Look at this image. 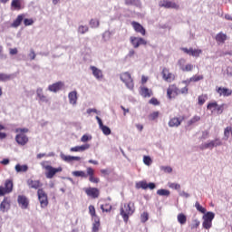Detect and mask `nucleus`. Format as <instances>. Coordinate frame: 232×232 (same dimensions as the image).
I'll return each instance as SVG.
<instances>
[{
  "instance_id": "nucleus-1",
  "label": "nucleus",
  "mask_w": 232,
  "mask_h": 232,
  "mask_svg": "<svg viewBox=\"0 0 232 232\" xmlns=\"http://www.w3.org/2000/svg\"><path fill=\"white\" fill-rule=\"evenodd\" d=\"M87 172L84 170H75L72 172V175L73 177H81V179H88L92 184H99L101 182V179L99 178H95V170L92 169L91 167L87 168L86 169Z\"/></svg>"
},
{
  "instance_id": "nucleus-2",
  "label": "nucleus",
  "mask_w": 232,
  "mask_h": 232,
  "mask_svg": "<svg viewBox=\"0 0 232 232\" xmlns=\"http://www.w3.org/2000/svg\"><path fill=\"white\" fill-rule=\"evenodd\" d=\"M135 213V203L130 201L129 203H123L121 205L120 215L122 217L125 224H128V220L131 215Z\"/></svg>"
},
{
  "instance_id": "nucleus-3",
  "label": "nucleus",
  "mask_w": 232,
  "mask_h": 232,
  "mask_svg": "<svg viewBox=\"0 0 232 232\" xmlns=\"http://www.w3.org/2000/svg\"><path fill=\"white\" fill-rule=\"evenodd\" d=\"M40 164L43 169H45L46 179H53L56 173L63 171V167L53 168L50 165V161H42Z\"/></svg>"
},
{
  "instance_id": "nucleus-4",
  "label": "nucleus",
  "mask_w": 232,
  "mask_h": 232,
  "mask_svg": "<svg viewBox=\"0 0 232 232\" xmlns=\"http://www.w3.org/2000/svg\"><path fill=\"white\" fill-rule=\"evenodd\" d=\"M120 79L121 82H124L128 90L133 92L135 88V82H133V78L131 77V74L129 72H121L120 74Z\"/></svg>"
},
{
  "instance_id": "nucleus-5",
  "label": "nucleus",
  "mask_w": 232,
  "mask_h": 232,
  "mask_svg": "<svg viewBox=\"0 0 232 232\" xmlns=\"http://www.w3.org/2000/svg\"><path fill=\"white\" fill-rule=\"evenodd\" d=\"M14 191V181L12 179H6L3 186H0V197L5 195H10Z\"/></svg>"
},
{
  "instance_id": "nucleus-6",
  "label": "nucleus",
  "mask_w": 232,
  "mask_h": 232,
  "mask_svg": "<svg viewBox=\"0 0 232 232\" xmlns=\"http://www.w3.org/2000/svg\"><path fill=\"white\" fill-rule=\"evenodd\" d=\"M217 146H222V141L218 139L208 140L205 143L199 145V149L204 150H213V148H217Z\"/></svg>"
},
{
  "instance_id": "nucleus-7",
  "label": "nucleus",
  "mask_w": 232,
  "mask_h": 232,
  "mask_svg": "<svg viewBox=\"0 0 232 232\" xmlns=\"http://www.w3.org/2000/svg\"><path fill=\"white\" fill-rule=\"evenodd\" d=\"M38 200L41 208H44L48 207V195L43 188H39L37 191Z\"/></svg>"
},
{
  "instance_id": "nucleus-8",
  "label": "nucleus",
  "mask_w": 232,
  "mask_h": 232,
  "mask_svg": "<svg viewBox=\"0 0 232 232\" xmlns=\"http://www.w3.org/2000/svg\"><path fill=\"white\" fill-rule=\"evenodd\" d=\"M159 6H160V8H172L174 10H179L180 8V5L169 0H160Z\"/></svg>"
},
{
  "instance_id": "nucleus-9",
  "label": "nucleus",
  "mask_w": 232,
  "mask_h": 232,
  "mask_svg": "<svg viewBox=\"0 0 232 232\" xmlns=\"http://www.w3.org/2000/svg\"><path fill=\"white\" fill-rule=\"evenodd\" d=\"M130 42L133 48H139L140 45L146 46V44H148V42L142 37L130 36Z\"/></svg>"
},
{
  "instance_id": "nucleus-10",
  "label": "nucleus",
  "mask_w": 232,
  "mask_h": 232,
  "mask_svg": "<svg viewBox=\"0 0 232 232\" xmlns=\"http://www.w3.org/2000/svg\"><path fill=\"white\" fill-rule=\"evenodd\" d=\"M178 66H179V70H181V72H192L193 68H195V65L191 63L186 64V59L184 58L178 61Z\"/></svg>"
},
{
  "instance_id": "nucleus-11",
  "label": "nucleus",
  "mask_w": 232,
  "mask_h": 232,
  "mask_svg": "<svg viewBox=\"0 0 232 232\" xmlns=\"http://www.w3.org/2000/svg\"><path fill=\"white\" fill-rule=\"evenodd\" d=\"M136 189H155V188H157V186L155 185V183H149L146 182L145 180H141L136 183L135 185Z\"/></svg>"
},
{
  "instance_id": "nucleus-12",
  "label": "nucleus",
  "mask_w": 232,
  "mask_h": 232,
  "mask_svg": "<svg viewBox=\"0 0 232 232\" xmlns=\"http://www.w3.org/2000/svg\"><path fill=\"white\" fill-rule=\"evenodd\" d=\"M185 117L179 116V117H173L169 121V128H179L180 124L184 121Z\"/></svg>"
},
{
  "instance_id": "nucleus-13",
  "label": "nucleus",
  "mask_w": 232,
  "mask_h": 232,
  "mask_svg": "<svg viewBox=\"0 0 232 232\" xmlns=\"http://www.w3.org/2000/svg\"><path fill=\"white\" fill-rule=\"evenodd\" d=\"M162 79L166 82H173V80L175 79V74L169 72V69L168 68H163L162 72Z\"/></svg>"
},
{
  "instance_id": "nucleus-14",
  "label": "nucleus",
  "mask_w": 232,
  "mask_h": 232,
  "mask_svg": "<svg viewBox=\"0 0 232 232\" xmlns=\"http://www.w3.org/2000/svg\"><path fill=\"white\" fill-rule=\"evenodd\" d=\"M36 99L40 103L45 102V104H48V102H50V98L44 95V92H43V88H38L36 90Z\"/></svg>"
},
{
  "instance_id": "nucleus-15",
  "label": "nucleus",
  "mask_w": 232,
  "mask_h": 232,
  "mask_svg": "<svg viewBox=\"0 0 232 232\" xmlns=\"http://www.w3.org/2000/svg\"><path fill=\"white\" fill-rule=\"evenodd\" d=\"M179 94H180V90L179 88H177L175 85H169V87L167 90V95L169 99H173Z\"/></svg>"
},
{
  "instance_id": "nucleus-16",
  "label": "nucleus",
  "mask_w": 232,
  "mask_h": 232,
  "mask_svg": "<svg viewBox=\"0 0 232 232\" xmlns=\"http://www.w3.org/2000/svg\"><path fill=\"white\" fill-rule=\"evenodd\" d=\"M90 70L92 71L93 77H95L97 81H102V79L104 78V74H102V70L93 65L90 66Z\"/></svg>"
},
{
  "instance_id": "nucleus-17",
  "label": "nucleus",
  "mask_w": 232,
  "mask_h": 232,
  "mask_svg": "<svg viewBox=\"0 0 232 232\" xmlns=\"http://www.w3.org/2000/svg\"><path fill=\"white\" fill-rule=\"evenodd\" d=\"M182 52H184V53H187L188 55H191L192 57H200V53H202V50L200 49H193V48H186L183 47L181 48Z\"/></svg>"
},
{
  "instance_id": "nucleus-18",
  "label": "nucleus",
  "mask_w": 232,
  "mask_h": 232,
  "mask_svg": "<svg viewBox=\"0 0 232 232\" xmlns=\"http://www.w3.org/2000/svg\"><path fill=\"white\" fill-rule=\"evenodd\" d=\"M130 24H131L134 32H136V34H140L141 35H146V29L139 22L133 21V22H131Z\"/></svg>"
},
{
  "instance_id": "nucleus-19",
  "label": "nucleus",
  "mask_w": 232,
  "mask_h": 232,
  "mask_svg": "<svg viewBox=\"0 0 232 232\" xmlns=\"http://www.w3.org/2000/svg\"><path fill=\"white\" fill-rule=\"evenodd\" d=\"M84 191L87 195V197H91V198H99V188H84Z\"/></svg>"
},
{
  "instance_id": "nucleus-20",
  "label": "nucleus",
  "mask_w": 232,
  "mask_h": 232,
  "mask_svg": "<svg viewBox=\"0 0 232 232\" xmlns=\"http://www.w3.org/2000/svg\"><path fill=\"white\" fill-rule=\"evenodd\" d=\"M216 92L218 93L219 97H231L232 95V90L226 87H218Z\"/></svg>"
},
{
  "instance_id": "nucleus-21",
  "label": "nucleus",
  "mask_w": 232,
  "mask_h": 232,
  "mask_svg": "<svg viewBox=\"0 0 232 232\" xmlns=\"http://www.w3.org/2000/svg\"><path fill=\"white\" fill-rule=\"evenodd\" d=\"M17 202L22 209H28V206L30 201H28V198L23 195H19L17 198Z\"/></svg>"
},
{
  "instance_id": "nucleus-22",
  "label": "nucleus",
  "mask_w": 232,
  "mask_h": 232,
  "mask_svg": "<svg viewBox=\"0 0 232 232\" xmlns=\"http://www.w3.org/2000/svg\"><path fill=\"white\" fill-rule=\"evenodd\" d=\"M15 141L19 146H26V144H28V136L24 133H19L15 136Z\"/></svg>"
},
{
  "instance_id": "nucleus-23",
  "label": "nucleus",
  "mask_w": 232,
  "mask_h": 232,
  "mask_svg": "<svg viewBox=\"0 0 232 232\" xmlns=\"http://www.w3.org/2000/svg\"><path fill=\"white\" fill-rule=\"evenodd\" d=\"M64 88V82H57L48 86L49 92H53V93H57V92L63 90Z\"/></svg>"
},
{
  "instance_id": "nucleus-24",
  "label": "nucleus",
  "mask_w": 232,
  "mask_h": 232,
  "mask_svg": "<svg viewBox=\"0 0 232 232\" xmlns=\"http://www.w3.org/2000/svg\"><path fill=\"white\" fill-rule=\"evenodd\" d=\"M23 8H24V0H12V10H23Z\"/></svg>"
},
{
  "instance_id": "nucleus-25",
  "label": "nucleus",
  "mask_w": 232,
  "mask_h": 232,
  "mask_svg": "<svg viewBox=\"0 0 232 232\" xmlns=\"http://www.w3.org/2000/svg\"><path fill=\"white\" fill-rule=\"evenodd\" d=\"M60 159H62V160H63L64 162H73V160H81V157L79 156L65 155L63 152L60 153Z\"/></svg>"
},
{
  "instance_id": "nucleus-26",
  "label": "nucleus",
  "mask_w": 232,
  "mask_h": 232,
  "mask_svg": "<svg viewBox=\"0 0 232 232\" xmlns=\"http://www.w3.org/2000/svg\"><path fill=\"white\" fill-rule=\"evenodd\" d=\"M10 209V199L8 198H4V200L0 204V211L2 213H6Z\"/></svg>"
},
{
  "instance_id": "nucleus-27",
  "label": "nucleus",
  "mask_w": 232,
  "mask_h": 232,
  "mask_svg": "<svg viewBox=\"0 0 232 232\" xmlns=\"http://www.w3.org/2000/svg\"><path fill=\"white\" fill-rule=\"evenodd\" d=\"M15 77H17L15 73L7 74L0 72V82H6V81H12V79H15Z\"/></svg>"
},
{
  "instance_id": "nucleus-28",
  "label": "nucleus",
  "mask_w": 232,
  "mask_h": 232,
  "mask_svg": "<svg viewBox=\"0 0 232 232\" xmlns=\"http://www.w3.org/2000/svg\"><path fill=\"white\" fill-rule=\"evenodd\" d=\"M69 103L72 104V106H75L77 104V91H72L69 92L68 94Z\"/></svg>"
},
{
  "instance_id": "nucleus-29",
  "label": "nucleus",
  "mask_w": 232,
  "mask_h": 232,
  "mask_svg": "<svg viewBox=\"0 0 232 232\" xmlns=\"http://www.w3.org/2000/svg\"><path fill=\"white\" fill-rule=\"evenodd\" d=\"M140 95L141 97H151L153 95V92L150 90L148 87L140 86Z\"/></svg>"
},
{
  "instance_id": "nucleus-30",
  "label": "nucleus",
  "mask_w": 232,
  "mask_h": 232,
  "mask_svg": "<svg viewBox=\"0 0 232 232\" xmlns=\"http://www.w3.org/2000/svg\"><path fill=\"white\" fill-rule=\"evenodd\" d=\"M27 185L32 189H39L41 188V186H43V184H41V181L34 180V179H28L27 180Z\"/></svg>"
},
{
  "instance_id": "nucleus-31",
  "label": "nucleus",
  "mask_w": 232,
  "mask_h": 232,
  "mask_svg": "<svg viewBox=\"0 0 232 232\" xmlns=\"http://www.w3.org/2000/svg\"><path fill=\"white\" fill-rule=\"evenodd\" d=\"M24 19V14H19L16 19L12 23L11 26L12 28H19L21 26V23H23V20Z\"/></svg>"
},
{
  "instance_id": "nucleus-32",
  "label": "nucleus",
  "mask_w": 232,
  "mask_h": 232,
  "mask_svg": "<svg viewBox=\"0 0 232 232\" xmlns=\"http://www.w3.org/2000/svg\"><path fill=\"white\" fill-rule=\"evenodd\" d=\"M216 41L219 44H224V43H226V41H227V35L224 33H218L216 35Z\"/></svg>"
},
{
  "instance_id": "nucleus-33",
  "label": "nucleus",
  "mask_w": 232,
  "mask_h": 232,
  "mask_svg": "<svg viewBox=\"0 0 232 232\" xmlns=\"http://www.w3.org/2000/svg\"><path fill=\"white\" fill-rule=\"evenodd\" d=\"M14 169L16 173H26L28 171V165L16 164Z\"/></svg>"
},
{
  "instance_id": "nucleus-34",
  "label": "nucleus",
  "mask_w": 232,
  "mask_h": 232,
  "mask_svg": "<svg viewBox=\"0 0 232 232\" xmlns=\"http://www.w3.org/2000/svg\"><path fill=\"white\" fill-rule=\"evenodd\" d=\"M89 214L92 217V220L98 221L99 216H97V213L95 212V207L93 205L89 206Z\"/></svg>"
},
{
  "instance_id": "nucleus-35",
  "label": "nucleus",
  "mask_w": 232,
  "mask_h": 232,
  "mask_svg": "<svg viewBox=\"0 0 232 232\" xmlns=\"http://www.w3.org/2000/svg\"><path fill=\"white\" fill-rule=\"evenodd\" d=\"M78 34L84 35V34H88L90 32V27L88 25L80 24L77 29Z\"/></svg>"
},
{
  "instance_id": "nucleus-36",
  "label": "nucleus",
  "mask_w": 232,
  "mask_h": 232,
  "mask_svg": "<svg viewBox=\"0 0 232 232\" xmlns=\"http://www.w3.org/2000/svg\"><path fill=\"white\" fill-rule=\"evenodd\" d=\"M177 218H178L179 224H180L181 226H184V224L188 222V218L183 213L179 214Z\"/></svg>"
},
{
  "instance_id": "nucleus-37",
  "label": "nucleus",
  "mask_w": 232,
  "mask_h": 232,
  "mask_svg": "<svg viewBox=\"0 0 232 232\" xmlns=\"http://www.w3.org/2000/svg\"><path fill=\"white\" fill-rule=\"evenodd\" d=\"M215 218V213L213 212H205L203 216V220H208L209 222H213V219Z\"/></svg>"
},
{
  "instance_id": "nucleus-38",
  "label": "nucleus",
  "mask_w": 232,
  "mask_h": 232,
  "mask_svg": "<svg viewBox=\"0 0 232 232\" xmlns=\"http://www.w3.org/2000/svg\"><path fill=\"white\" fill-rule=\"evenodd\" d=\"M157 195H159L160 197H169L170 192L168 189L160 188L157 190Z\"/></svg>"
},
{
  "instance_id": "nucleus-39",
  "label": "nucleus",
  "mask_w": 232,
  "mask_h": 232,
  "mask_svg": "<svg viewBox=\"0 0 232 232\" xmlns=\"http://www.w3.org/2000/svg\"><path fill=\"white\" fill-rule=\"evenodd\" d=\"M202 79H204L203 75H194L185 82H198V81H202Z\"/></svg>"
},
{
  "instance_id": "nucleus-40",
  "label": "nucleus",
  "mask_w": 232,
  "mask_h": 232,
  "mask_svg": "<svg viewBox=\"0 0 232 232\" xmlns=\"http://www.w3.org/2000/svg\"><path fill=\"white\" fill-rule=\"evenodd\" d=\"M218 104V103H217V102H210L208 104L207 109L209 110V111H211V113H215V111H217Z\"/></svg>"
},
{
  "instance_id": "nucleus-41",
  "label": "nucleus",
  "mask_w": 232,
  "mask_h": 232,
  "mask_svg": "<svg viewBox=\"0 0 232 232\" xmlns=\"http://www.w3.org/2000/svg\"><path fill=\"white\" fill-rule=\"evenodd\" d=\"M207 101H208V95L202 94L198 98V104H199V106H202Z\"/></svg>"
},
{
  "instance_id": "nucleus-42",
  "label": "nucleus",
  "mask_w": 232,
  "mask_h": 232,
  "mask_svg": "<svg viewBox=\"0 0 232 232\" xmlns=\"http://www.w3.org/2000/svg\"><path fill=\"white\" fill-rule=\"evenodd\" d=\"M91 28H99L101 23L98 19H91L89 22Z\"/></svg>"
},
{
  "instance_id": "nucleus-43",
  "label": "nucleus",
  "mask_w": 232,
  "mask_h": 232,
  "mask_svg": "<svg viewBox=\"0 0 232 232\" xmlns=\"http://www.w3.org/2000/svg\"><path fill=\"white\" fill-rule=\"evenodd\" d=\"M93 224H92V232H97L99 231V227H101V219L98 218L97 220H92Z\"/></svg>"
},
{
  "instance_id": "nucleus-44",
  "label": "nucleus",
  "mask_w": 232,
  "mask_h": 232,
  "mask_svg": "<svg viewBox=\"0 0 232 232\" xmlns=\"http://www.w3.org/2000/svg\"><path fill=\"white\" fill-rule=\"evenodd\" d=\"M124 1H125V5L140 6V0H124Z\"/></svg>"
},
{
  "instance_id": "nucleus-45",
  "label": "nucleus",
  "mask_w": 232,
  "mask_h": 232,
  "mask_svg": "<svg viewBox=\"0 0 232 232\" xmlns=\"http://www.w3.org/2000/svg\"><path fill=\"white\" fill-rule=\"evenodd\" d=\"M100 130H102L103 135H111V130L110 129V127L103 125L102 127L100 128Z\"/></svg>"
},
{
  "instance_id": "nucleus-46",
  "label": "nucleus",
  "mask_w": 232,
  "mask_h": 232,
  "mask_svg": "<svg viewBox=\"0 0 232 232\" xmlns=\"http://www.w3.org/2000/svg\"><path fill=\"white\" fill-rule=\"evenodd\" d=\"M212 226H213V222L208 221V219H203L202 227L205 229H211Z\"/></svg>"
},
{
  "instance_id": "nucleus-47",
  "label": "nucleus",
  "mask_w": 232,
  "mask_h": 232,
  "mask_svg": "<svg viewBox=\"0 0 232 232\" xmlns=\"http://www.w3.org/2000/svg\"><path fill=\"white\" fill-rule=\"evenodd\" d=\"M200 121V116H194L191 120L188 121V126H193V124H197Z\"/></svg>"
},
{
  "instance_id": "nucleus-48",
  "label": "nucleus",
  "mask_w": 232,
  "mask_h": 232,
  "mask_svg": "<svg viewBox=\"0 0 232 232\" xmlns=\"http://www.w3.org/2000/svg\"><path fill=\"white\" fill-rule=\"evenodd\" d=\"M168 186L169 188H170V189H176V191H180V184L179 183L169 182Z\"/></svg>"
},
{
  "instance_id": "nucleus-49",
  "label": "nucleus",
  "mask_w": 232,
  "mask_h": 232,
  "mask_svg": "<svg viewBox=\"0 0 232 232\" xmlns=\"http://www.w3.org/2000/svg\"><path fill=\"white\" fill-rule=\"evenodd\" d=\"M92 135L84 134L81 138V142H83L84 144H86V142H90V140H92Z\"/></svg>"
},
{
  "instance_id": "nucleus-50",
  "label": "nucleus",
  "mask_w": 232,
  "mask_h": 232,
  "mask_svg": "<svg viewBox=\"0 0 232 232\" xmlns=\"http://www.w3.org/2000/svg\"><path fill=\"white\" fill-rule=\"evenodd\" d=\"M195 208L197 211H199V213L206 214V208L202 207L198 201L195 203Z\"/></svg>"
},
{
  "instance_id": "nucleus-51",
  "label": "nucleus",
  "mask_w": 232,
  "mask_h": 232,
  "mask_svg": "<svg viewBox=\"0 0 232 232\" xmlns=\"http://www.w3.org/2000/svg\"><path fill=\"white\" fill-rule=\"evenodd\" d=\"M143 163L145 164V166H151V164L153 163V160L150 156H144Z\"/></svg>"
},
{
  "instance_id": "nucleus-52",
  "label": "nucleus",
  "mask_w": 232,
  "mask_h": 232,
  "mask_svg": "<svg viewBox=\"0 0 232 232\" xmlns=\"http://www.w3.org/2000/svg\"><path fill=\"white\" fill-rule=\"evenodd\" d=\"M101 209L105 213H110L111 211V206L108 204L101 205Z\"/></svg>"
},
{
  "instance_id": "nucleus-53",
  "label": "nucleus",
  "mask_w": 232,
  "mask_h": 232,
  "mask_svg": "<svg viewBox=\"0 0 232 232\" xmlns=\"http://www.w3.org/2000/svg\"><path fill=\"white\" fill-rule=\"evenodd\" d=\"M161 171H164L165 173H171L173 171V169L169 166H162L160 167Z\"/></svg>"
},
{
  "instance_id": "nucleus-54",
  "label": "nucleus",
  "mask_w": 232,
  "mask_h": 232,
  "mask_svg": "<svg viewBox=\"0 0 232 232\" xmlns=\"http://www.w3.org/2000/svg\"><path fill=\"white\" fill-rule=\"evenodd\" d=\"M150 121H155L156 119H159V111H154L149 115Z\"/></svg>"
},
{
  "instance_id": "nucleus-55",
  "label": "nucleus",
  "mask_w": 232,
  "mask_h": 232,
  "mask_svg": "<svg viewBox=\"0 0 232 232\" xmlns=\"http://www.w3.org/2000/svg\"><path fill=\"white\" fill-rule=\"evenodd\" d=\"M150 218L148 212H143L140 216L141 222H148V218Z\"/></svg>"
},
{
  "instance_id": "nucleus-56",
  "label": "nucleus",
  "mask_w": 232,
  "mask_h": 232,
  "mask_svg": "<svg viewBox=\"0 0 232 232\" xmlns=\"http://www.w3.org/2000/svg\"><path fill=\"white\" fill-rule=\"evenodd\" d=\"M90 148H92V145H90L89 143H85L80 146V150L82 152L90 150Z\"/></svg>"
},
{
  "instance_id": "nucleus-57",
  "label": "nucleus",
  "mask_w": 232,
  "mask_h": 232,
  "mask_svg": "<svg viewBox=\"0 0 232 232\" xmlns=\"http://www.w3.org/2000/svg\"><path fill=\"white\" fill-rule=\"evenodd\" d=\"M24 26H32V24H34V19H32V18H30V19L25 18L24 20Z\"/></svg>"
},
{
  "instance_id": "nucleus-58",
  "label": "nucleus",
  "mask_w": 232,
  "mask_h": 232,
  "mask_svg": "<svg viewBox=\"0 0 232 232\" xmlns=\"http://www.w3.org/2000/svg\"><path fill=\"white\" fill-rule=\"evenodd\" d=\"M224 106H226V104L217 105L216 111L218 115L224 111Z\"/></svg>"
},
{
  "instance_id": "nucleus-59",
  "label": "nucleus",
  "mask_w": 232,
  "mask_h": 232,
  "mask_svg": "<svg viewBox=\"0 0 232 232\" xmlns=\"http://www.w3.org/2000/svg\"><path fill=\"white\" fill-rule=\"evenodd\" d=\"M179 197H183V198H189V197H190L189 193H188L184 190H179Z\"/></svg>"
},
{
  "instance_id": "nucleus-60",
  "label": "nucleus",
  "mask_w": 232,
  "mask_h": 232,
  "mask_svg": "<svg viewBox=\"0 0 232 232\" xmlns=\"http://www.w3.org/2000/svg\"><path fill=\"white\" fill-rule=\"evenodd\" d=\"M28 57L30 58L31 61H34L36 57L35 51L34 49L30 50V53H28Z\"/></svg>"
},
{
  "instance_id": "nucleus-61",
  "label": "nucleus",
  "mask_w": 232,
  "mask_h": 232,
  "mask_svg": "<svg viewBox=\"0 0 232 232\" xmlns=\"http://www.w3.org/2000/svg\"><path fill=\"white\" fill-rule=\"evenodd\" d=\"M15 133H28V129L27 128H17L15 129Z\"/></svg>"
},
{
  "instance_id": "nucleus-62",
  "label": "nucleus",
  "mask_w": 232,
  "mask_h": 232,
  "mask_svg": "<svg viewBox=\"0 0 232 232\" xmlns=\"http://www.w3.org/2000/svg\"><path fill=\"white\" fill-rule=\"evenodd\" d=\"M70 151H72V152H81V153H82L81 146L72 147V148L70 149Z\"/></svg>"
},
{
  "instance_id": "nucleus-63",
  "label": "nucleus",
  "mask_w": 232,
  "mask_h": 232,
  "mask_svg": "<svg viewBox=\"0 0 232 232\" xmlns=\"http://www.w3.org/2000/svg\"><path fill=\"white\" fill-rule=\"evenodd\" d=\"M150 104H153V106H159V100H157L156 98H152L150 100Z\"/></svg>"
},
{
  "instance_id": "nucleus-64",
  "label": "nucleus",
  "mask_w": 232,
  "mask_h": 232,
  "mask_svg": "<svg viewBox=\"0 0 232 232\" xmlns=\"http://www.w3.org/2000/svg\"><path fill=\"white\" fill-rule=\"evenodd\" d=\"M52 155H53V154L46 155V153H39V154H37L36 159L41 160V159H43V157H52Z\"/></svg>"
}]
</instances>
